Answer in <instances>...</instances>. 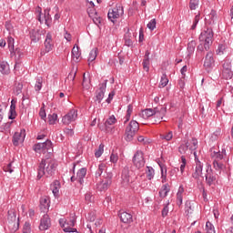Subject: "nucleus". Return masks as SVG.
I'll use <instances>...</instances> for the list:
<instances>
[{
    "instance_id": "55",
    "label": "nucleus",
    "mask_w": 233,
    "mask_h": 233,
    "mask_svg": "<svg viewBox=\"0 0 233 233\" xmlns=\"http://www.w3.org/2000/svg\"><path fill=\"white\" fill-rule=\"evenodd\" d=\"M44 148H45V144L43 143H38L34 146L35 152H39V150H45Z\"/></svg>"
},
{
    "instance_id": "8",
    "label": "nucleus",
    "mask_w": 233,
    "mask_h": 233,
    "mask_svg": "<svg viewBox=\"0 0 233 233\" xmlns=\"http://www.w3.org/2000/svg\"><path fill=\"white\" fill-rule=\"evenodd\" d=\"M133 164L139 170V168H143L145 167V155L143 151L138 150L133 157Z\"/></svg>"
},
{
    "instance_id": "27",
    "label": "nucleus",
    "mask_w": 233,
    "mask_h": 233,
    "mask_svg": "<svg viewBox=\"0 0 233 233\" xmlns=\"http://www.w3.org/2000/svg\"><path fill=\"white\" fill-rule=\"evenodd\" d=\"M61 188V182L59 180H55L51 185V190L56 198L59 196V189Z\"/></svg>"
},
{
    "instance_id": "42",
    "label": "nucleus",
    "mask_w": 233,
    "mask_h": 233,
    "mask_svg": "<svg viewBox=\"0 0 233 233\" xmlns=\"http://www.w3.org/2000/svg\"><path fill=\"white\" fill-rule=\"evenodd\" d=\"M213 167L215 168V170H217L218 172L221 173V170H223V168H225V165L221 162H218V161H213Z\"/></svg>"
},
{
    "instance_id": "14",
    "label": "nucleus",
    "mask_w": 233,
    "mask_h": 233,
    "mask_svg": "<svg viewBox=\"0 0 233 233\" xmlns=\"http://www.w3.org/2000/svg\"><path fill=\"white\" fill-rule=\"evenodd\" d=\"M215 63L214 53H212V51L208 52L204 61V67L206 70H211V68H214Z\"/></svg>"
},
{
    "instance_id": "29",
    "label": "nucleus",
    "mask_w": 233,
    "mask_h": 233,
    "mask_svg": "<svg viewBox=\"0 0 233 233\" xmlns=\"http://www.w3.org/2000/svg\"><path fill=\"white\" fill-rule=\"evenodd\" d=\"M79 57H81V51H79V46H74L72 49V59L76 63H79Z\"/></svg>"
},
{
    "instance_id": "22",
    "label": "nucleus",
    "mask_w": 233,
    "mask_h": 233,
    "mask_svg": "<svg viewBox=\"0 0 233 233\" xmlns=\"http://www.w3.org/2000/svg\"><path fill=\"white\" fill-rule=\"evenodd\" d=\"M142 65L146 72H148V70H150V51H146Z\"/></svg>"
},
{
    "instance_id": "3",
    "label": "nucleus",
    "mask_w": 233,
    "mask_h": 233,
    "mask_svg": "<svg viewBox=\"0 0 233 233\" xmlns=\"http://www.w3.org/2000/svg\"><path fill=\"white\" fill-rule=\"evenodd\" d=\"M165 114H167V107L160 106L152 108H147L142 111L141 116L143 119H148V117H152V116H157V117H160L163 119L165 117Z\"/></svg>"
},
{
    "instance_id": "15",
    "label": "nucleus",
    "mask_w": 233,
    "mask_h": 233,
    "mask_svg": "<svg viewBox=\"0 0 233 233\" xmlns=\"http://www.w3.org/2000/svg\"><path fill=\"white\" fill-rule=\"evenodd\" d=\"M106 83H108V80H105L102 84H100L99 89L96 90V101L98 103H101L103 101V98L105 97V92H106Z\"/></svg>"
},
{
    "instance_id": "47",
    "label": "nucleus",
    "mask_w": 233,
    "mask_h": 233,
    "mask_svg": "<svg viewBox=\"0 0 233 233\" xmlns=\"http://www.w3.org/2000/svg\"><path fill=\"white\" fill-rule=\"evenodd\" d=\"M206 230H207V233H216L214 225L208 221L206 223Z\"/></svg>"
},
{
    "instance_id": "31",
    "label": "nucleus",
    "mask_w": 233,
    "mask_h": 233,
    "mask_svg": "<svg viewBox=\"0 0 233 233\" xmlns=\"http://www.w3.org/2000/svg\"><path fill=\"white\" fill-rule=\"evenodd\" d=\"M168 192H170V186H168V184L163 185L159 191L160 198H167Z\"/></svg>"
},
{
    "instance_id": "59",
    "label": "nucleus",
    "mask_w": 233,
    "mask_h": 233,
    "mask_svg": "<svg viewBox=\"0 0 233 233\" xmlns=\"http://www.w3.org/2000/svg\"><path fill=\"white\" fill-rule=\"evenodd\" d=\"M209 19H211L212 23H214V21H216V19H218V13H216L215 10H211V12L209 14Z\"/></svg>"
},
{
    "instance_id": "43",
    "label": "nucleus",
    "mask_w": 233,
    "mask_h": 233,
    "mask_svg": "<svg viewBox=\"0 0 233 233\" xmlns=\"http://www.w3.org/2000/svg\"><path fill=\"white\" fill-rule=\"evenodd\" d=\"M47 119L49 125H56V121H57V114L54 113L52 115H48Z\"/></svg>"
},
{
    "instance_id": "26",
    "label": "nucleus",
    "mask_w": 233,
    "mask_h": 233,
    "mask_svg": "<svg viewBox=\"0 0 233 233\" xmlns=\"http://www.w3.org/2000/svg\"><path fill=\"white\" fill-rule=\"evenodd\" d=\"M86 176V167H82L77 171L76 177H77V181H78V183H80V185H83V183H85Z\"/></svg>"
},
{
    "instance_id": "13",
    "label": "nucleus",
    "mask_w": 233,
    "mask_h": 233,
    "mask_svg": "<svg viewBox=\"0 0 233 233\" xmlns=\"http://www.w3.org/2000/svg\"><path fill=\"white\" fill-rule=\"evenodd\" d=\"M205 177H206V183L207 185H208V187H212V185L216 183V175L212 170V167L208 166Z\"/></svg>"
},
{
    "instance_id": "19",
    "label": "nucleus",
    "mask_w": 233,
    "mask_h": 233,
    "mask_svg": "<svg viewBox=\"0 0 233 233\" xmlns=\"http://www.w3.org/2000/svg\"><path fill=\"white\" fill-rule=\"evenodd\" d=\"M50 208V198L48 197H42L40 198V210L46 213Z\"/></svg>"
},
{
    "instance_id": "7",
    "label": "nucleus",
    "mask_w": 233,
    "mask_h": 233,
    "mask_svg": "<svg viewBox=\"0 0 233 233\" xmlns=\"http://www.w3.org/2000/svg\"><path fill=\"white\" fill-rule=\"evenodd\" d=\"M222 76L224 79H232L233 72H232V62L230 59L224 60L222 64Z\"/></svg>"
},
{
    "instance_id": "32",
    "label": "nucleus",
    "mask_w": 233,
    "mask_h": 233,
    "mask_svg": "<svg viewBox=\"0 0 233 233\" xmlns=\"http://www.w3.org/2000/svg\"><path fill=\"white\" fill-rule=\"evenodd\" d=\"M196 41L195 40H191L188 44H187V57H190V56L192 54H194V51L196 50Z\"/></svg>"
},
{
    "instance_id": "1",
    "label": "nucleus",
    "mask_w": 233,
    "mask_h": 233,
    "mask_svg": "<svg viewBox=\"0 0 233 233\" xmlns=\"http://www.w3.org/2000/svg\"><path fill=\"white\" fill-rule=\"evenodd\" d=\"M56 167V160L52 158L43 159L38 167V179H41L43 176H46V177L48 176H54Z\"/></svg>"
},
{
    "instance_id": "51",
    "label": "nucleus",
    "mask_w": 233,
    "mask_h": 233,
    "mask_svg": "<svg viewBox=\"0 0 233 233\" xmlns=\"http://www.w3.org/2000/svg\"><path fill=\"white\" fill-rule=\"evenodd\" d=\"M225 50H227V46L223 44L219 45L217 49L218 56H223V54H225Z\"/></svg>"
},
{
    "instance_id": "64",
    "label": "nucleus",
    "mask_w": 233,
    "mask_h": 233,
    "mask_svg": "<svg viewBox=\"0 0 233 233\" xmlns=\"http://www.w3.org/2000/svg\"><path fill=\"white\" fill-rule=\"evenodd\" d=\"M64 132L66 136H68L69 137H72V136H74V129H70V128H65Z\"/></svg>"
},
{
    "instance_id": "62",
    "label": "nucleus",
    "mask_w": 233,
    "mask_h": 233,
    "mask_svg": "<svg viewBox=\"0 0 233 233\" xmlns=\"http://www.w3.org/2000/svg\"><path fill=\"white\" fill-rule=\"evenodd\" d=\"M39 116L41 119H46V111H45V107L40 108Z\"/></svg>"
},
{
    "instance_id": "10",
    "label": "nucleus",
    "mask_w": 233,
    "mask_h": 233,
    "mask_svg": "<svg viewBox=\"0 0 233 233\" xmlns=\"http://www.w3.org/2000/svg\"><path fill=\"white\" fill-rule=\"evenodd\" d=\"M133 176H134V171L130 170L128 167H125L122 169V173H121L122 183H124V185H130V183H132Z\"/></svg>"
},
{
    "instance_id": "52",
    "label": "nucleus",
    "mask_w": 233,
    "mask_h": 233,
    "mask_svg": "<svg viewBox=\"0 0 233 233\" xmlns=\"http://www.w3.org/2000/svg\"><path fill=\"white\" fill-rule=\"evenodd\" d=\"M160 167V170H161V177H162V183H166L167 182V168H165V171L163 169V165L158 164Z\"/></svg>"
},
{
    "instance_id": "54",
    "label": "nucleus",
    "mask_w": 233,
    "mask_h": 233,
    "mask_svg": "<svg viewBox=\"0 0 233 233\" xmlns=\"http://www.w3.org/2000/svg\"><path fill=\"white\" fill-rule=\"evenodd\" d=\"M14 162H10L6 166L4 167V172H9V174H12L14 172V167H12Z\"/></svg>"
},
{
    "instance_id": "39",
    "label": "nucleus",
    "mask_w": 233,
    "mask_h": 233,
    "mask_svg": "<svg viewBox=\"0 0 233 233\" xmlns=\"http://www.w3.org/2000/svg\"><path fill=\"white\" fill-rule=\"evenodd\" d=\"M105 168H106V165L101 163L98 165V168L96 171V177H101V174H103V172H105Z\"/></svg>"
},
{
    "instance_id": "41",
    "label": "nucleus",
    "mask_w": 233,
    "mask_h": 233,
    "mask_svg": "<svg viewBox=\"0 0 233 233\" xmlns=\"http://www.w3.org/2000/svg\"><path fill=\"white\" fill-rule=\"evenodd\" d=\"M43 145L44 150H46L48 154H52V141L47 139L46 142L43 143Z\"/></svg>"
},
{
    "instance_id": "45",
    "label": "nucleus",
    "mask_w": 233,
    "mask_h": 233,
    "mask_svg": "<svg viewBox=\"0 0 233 233\" xmlns=\"http://www.w3.org/2000/svg\"><path fill=\"white\" fill-rule=\"evenodd\" d=\"M104 150H105V145L100 144L98 147V149L95 152V157H101V156H103Z\"/></svg>"
},
{
    "instance_id": "20",
    "label": "nucleus",
    "mask_w": 233,
    "mask_h": 233,
    "mask_svg": "<svg viewBox=\"0 0 233 233\" xmlns=\"http://www.w3.org/2000/svg\"><path fill=\"white\" fill-rule=\"evenodd\" d=\"M120 220L122 221V223H132V221H134V218H132V214L127 212V211H119L118 214Z\"/></svg>"
},
{
    "instance_id": "49",
    "label": "nucleus",
    "mask_w": 233,
    "mask_h": 233,
    "mask_svg": "<svg viewBox=\"0 0 233 233\" xmlns=\"http://www.w3.org/2000/svg\"><path fill=\"white\" fill-rule=\"evenodd\" d=\"M198 149V139L197 138H192L191 140V145L189 146V150H191V152H194V150Z\"/></svg>"
},
{
    "instance_id": "6",
    "label": "nucleus",
    "mask_w": 233,
    "mask_h": 233,
    "mask_svg": "<svg viewBox=\"0 0 233 233\" xmlns=\"http://www.w3.org/2000/svg\"><path fill=\"white\" fill-rule=\"evenodd\" d=\"M8 227L11 229V232H16L19 230V221L17 220V215H15V211H8Z\"/></svg>"
},
{
    "instance_id": "38",
    "label": "nucleus",
    "mask_w": 233,
    "mask_h": 233,
    "mask_svg": "<svg viewBox=\"0 0 233 233\" xmlns=\"http://www.w3.org/2000/svg\"><path fill=\"white\" fill-rule=\"evenodd\" d=\"M97 57V48H94L89 53L88 56V63H92L93 61H96V58Z\"/></svg>"
},
{
    "instance_id": "63",
    "label": "nucleus",
    "mask_w": 233,
    "mask_h": 233,
    "mask_svg": "<svg viewBox=\"0 0 233 233\" xmlns=\"http://www.w3.org/2000/svg\"><path fill=\"white\" fill-rule=\"evenodd\" d=\"M174 137V135L172 134V131H169L166 136L162 137V139H166V141H170Z\"/></svg>"
},
{
    "instance_id": "60",
    "label": "nucleus",
    "mask_w": 233,
    "mask_h": 233,
    "mask_svg": "<svg viewBox=\"0 0 233 233\" xmlns=\"http://www.w3.org/2000/svg\"><path fill=\"white\" fill-rule=\"evenodd\" d=\"M118 159H119V157L117 156V154H114V153L111 154V156H110L111 163L116 164V163H117Z\"/></svg>"
},
{
    "instance_id": "37",
    "label": "nucleus",
    "mask_w": 233,
    "mask_h": 233,
    "mask_svg": "<svg viewBox=\"0 0 233 233\" xmlns=\"http://www.w3.org/2000/svg\"><path fill=\"white\" fill-rule=\"evenodd\" d=\"M82 86L86 90H88L90 88V77H86V74L84 73L83 75V82H82Z\"/></svg>"
},
{
    "instance_id": "5",
    "label": "nucleus",
    "mask_w": 233,
    "mask_h": 233,
    "mask_svg": "<svg viewBox=\"0 0 233 233\" xmlns=\"http://www.w3.org/2000/svg\"><path fill=\"white\" fill-rule=\"evenodd\" d=\"M125 14V10L123 9V5L121 4H116V6L112 9H109L107 17L109 21L115 23L116 19H119Z\"/></svg>"
},
{
    "instance_id": "33",
    "label": "nucleus",
    "mask_w": 233,
    "mask_h": 233,
    "mask_svg": "<svg viewBox=\"0 0 233 233\" xmlns=\"http://www.w3.org/2000/svg\"><path fill=\"white\" fill-rule=\"evenodd\" d=\"M211 157L212 159H214V161L220 162L225 157V156H223V153H221V151H214L213 153H211Z\"/></svg>"
},
{
    "instance_id": "24",
    "label": "nucleus",
    "mask_w": 233,
    "mask_h": 233,
    "mask_svg": "<svg viewBox=\"0 0 233 233\" xmlns=\"http://www.w3.org/2000/svg\"><path fill=\"white\" fill-rule=\"evenodd\" d=\"M0 72L3 76H8L10 74V65L6 61L0 62Z\"/></svg>"
},
{
    "instance_id": "57",
    "label": "nucleus",
    "mask_w": 233,
    "mask_h": 233,
    "mask_svg": "<svg viewBox=\"0 0 233 233\" xmlns=\"http://www.w3.org/2000/svg\"><path fill=\"white\" fill-rule=\"evenodd\" d=\"M24 232H32V228L30 227V222H25L24 228H23Z\"/></svg>"
},
{
    "instance_id": "56",
    "label": "nucleus",
    "mask_w": 233,
    "mask_h": 233,
    "mask_svg": "<svg viewBox=\"0 0 233 233\" xmlns=\"http://www.w3.org/2000/svg\"><path fill=\"white\" fill-rule=\"evenodd\" d=\"M156 19H151L150 22L147 24V28H149V30H154L156 28Z\"/></svg>"
},
{
    "instance_id": "34",
    "label": "nucleus",
    "mask_w": 233,
    "mask_h": 233,
    "mask_svg": "<svg viewBox=\"0 0 233 233\" xmlns=\"http://www.w3.org/2000/svg\"><path fill=\"white\" fill-rule=\"evenodd\" d=\"M194 212V208H192V202L187 200L185 203V214L186 216H190Z\"/></svg>"
},
{
    "instance_id": "16",
    "label": "nucleus",
    "mask_w": 233,
    "mask_h": 233,
    "mask_svg": "<svg viewBox=\"0 0 233 233\" xmlns=\"http://www.w3.org/2000/svg\"><path fill=\"white\" fill-rule=\"evenodd\" d=\"M44 45L46 54H48V52H52L54 50V40H52L51 33L46 34Z\"/></svg>"
},
{
    "instance_id": "28",
    "label": "nucleus",
    "mask_w": 233,
    "mask_h": 233,
    "mask_svg": "<svg viewBox=\"0 0 233 233\" xmlns=\"http://www.w3.org/2000/svg\"><path fill=\"white\" fill-rule=\"evenodd\" d=\"M43 18L45 21V25H46V26H48V28H50V26L52 25V16L50 15V9H46L44 11Z\"/></svg>"
},
{
    "instance_id": "18",
    "label": "nucleus",
    "mask_w": 233,
    "mask_h": 233,
    "mask_svg": "<svg viewBox=\"0 0 233 233\" xmlns=\"http://www.w3.org/2000/svg\"><path fill=\"white\" fill-rule=\"evenodd\" d=\"M203 175V163L201 161L197 160L195 171L192 173V177L194 179H199L201 176Z\"/></svg>"
},
{
    "instance_id": "4",
    "label": "nucleus",
    "mask_w": 233,
    "mask_h": 233,
    "mask_svg": "<svg viewBox=\"0 0 233 233\" xmlns=\"http://www.w3.org/2000/svg\"><path fill=\"white\" fill-rule=\"evenodd\" d=\"M139 130V123L136 120H132L126 127V140L132 141L136 136V132Z\"/></svg>"
},
{
    "instance_id": "48",
    "label": "nucleus",
    "mask_w": 233,
    "mask_h": 233,
    "mask_svg": "<svg viewBox=\"0 0 233 233\" xmlns=\"http://www.w3.org/2000/svg\"><path fill=\"white\" fill-rule=\"evenodd\" d=\"M221 136V129H217L210 137L211 141H218V137Z\"/></svg>"
},
{
    "instance_id": "17",
    "label": "nucleus",
    "mask_w": 233,
    "mask_h": 233,
    "mask_svg": "<svg viewBox=\"0 0 233 233\" xmlns=\"http://www.w3.org/2000/svg\"><path fill=\"white\" fill-rule=\"evenodd\" d=\"M51 222L48 214H45L40 220L39 230H48L50 228Z\"/></svg>"
},
{
    "instance_id": "9",
    "label": "nucleus",
    "mask_w": 233,
    "mask_h": 233,
    "mask_svg": "<svg viewBox=\"0 0 233 233\" xmlns=\"http://www.w3.org/2000/svg\"><path fill=\"white\" fill-rule=\"evenodd\" d=\"M114 177V175L112 174V172L106 173V176H104V179L98 185V189L100 190V192H105V190L108 189V187H110V185H112V177Z\"/></svg>"
},
{
    "instance_id": "58",
    "label": "nucleus",
    "mask_w": 233,
    "mask_h": 233,
    "mask_svg": "<svg viewBox=\"0 0 233 233\" xmlns=\"http://www.w3.org/2000/svg\"><path fill=\"white\" fill-rule=\"evenodd\" d=\"M198 23H199V15H197L195 16L193 25L191 26V30H196V27L198 26Z\"/></svg>"
},
{
    "instance_id": "12",
    "label": "nucleus",
    "mask_w": 233,
    "mask_h": 233,
    "mask_svg": "<svg viewBox=\"0 0 233 233\" xmlns=\"http://www.w3.org/2000/svg\"><path fill=\"white\" fill-rule=\"evenodd\" d=\"M25 137H26V131L25 129H21L20 132H15L13 136L14 147H19V144L25 141Z\"/></svg>"
},
{
    "instance_id": "44",
    "label": "nucleus",
    "mask_w": 233,
    "mask_h": 233,
    "mask_svg": "<svg viewBox=\"0 0 233 233\" xmlns=\"http://www.w3.org/2000/svg\"><path fill=\"white\" fill-rule=\"evenodd\" d=\"M168 85V77H167V74H163L160 80V86L165 88Z\"/></svg>"
},
{
    "instance_id": "21",
    "label": "nucleus",
    "mask_w": 233,
    "mask_h": 233,
    "mask_svg": "<svg viewBox=\"0 0 233 233\" xmlns=\"http://www.w3.org/2000/svg\"><path fill=\"white\" fill-rule=\"evenodd\" d=\"M42 33H43V31H41V30H35V29L31 30L29 32V37H30L31 41L33 43L39 42L41 40V34Z\"/></svg>"
},
{
    "instance_id": "30",
    "label": "nucleus",
    "mask_w": 233,
    "mask_h": 233,
    "mask_svg": "<svg viewBox=\"0 0 233 233\" xmlns=\"http://www.w3.org/2000/svg\"><path fill=\"white\" fill-rule=\"evenodd\" d=\"M124 39H125V45H126V46H133L134 41H132V39H134V36H132V35L130 34L129 31H127V32L125 34Z\"/></svg>"
},
{
    "instance_id": "53",
    "label": "nucleus",
    "mask_w": 233,
    "mask_h": 233,
    "mask_svg": "<svg viewBox=\"0 0 233 233\" xmlns=\"http://www.w3.org/2000/svg\"><path fill=\"white\" fill-rule=\"evenodd\" d=\"M37 12V21H39L40 25H43V23H45V18L43 17L44 14L41 12V7H38Z\"/></svg>"
},
{
    "instance_id": "50",
    "label": "nucleus",
    "mask_w": 233,
    "mask_h": 233,
    "mask_svg": "<svg viewBox=\"0 0 233 233\" xmlns=\"http://www.w3.org/2000/svg\"><path fill=\"white\" fill-rule=\"evenodd\" d=\"M199 5V0H190L189 1V8L190 10H196Z\"/></svg>"
},
{
    "instance_id": "23",
    "label": "nucleus",
    "mask_w": 233,
    "mask_h": 233,
    "mask_svg": "<svg viewBox=\"0 0 233 233\" xmlns=\"http://www.w3.org/2000/svg\"><path fill=\"white\" fill-rule=\"evenodd\" d=\"M14 43H15V40L14 39V37L8 36L7 37V45H8L11 56H15V54H19V50L15 49Z\"/></svg>"
},
{
    "instance_id": "25",
    "label": "nucleus",
    "mask_w": 233,
    "mask_h": 233,
    "mask_svg": "<svg viewBox=\"0 0 233 233\" xmlns=\"http://www.w3.org/2000/svg\"><path fill=\"white\" fill-rule=\"evenodd\" d=\"M16 103H17V101L14 100V99L11 101L8 119H15V117H17V112L15 111Z\"/></svg>"
},
{
    "instance_id": "11",
    "label": "nucleus",
    "mask_w": 233,
    "mask_h": 233,
    "mask_svg": "<svg viewBox=\"0 0 233 233\" xmlns=\"http://www.w3.org/2000/svg\"><path fill=\"white\" fill-rule=\"evenodd\" d=\"M77 119V110L71 109L65 116L62 118V123L64 125H70V123H74Z\"/></svg>"
},
{
    "instance_id": "2",
    "label": "nucleus",
    "mask_w": 233,
    "mask_h": 233,
    "mask_svg": "<svg viewBox=\"0 0 233 233\" xmlns=\"http://www.w3.org/2000/svg\"><path fill=\"white\" fill-rule=\"evenodd\" d=\"M198 39L199 43H204L206 52H208L210 50V46H212V43H214V31L210 27L204 29Z\"/></svg>"
},
{
    "instance_id": "36",
    "label": "nucleus",
    "mask_w": 233,
    "mask_h": 233,
    "mask_svg": "<svg viewBox=\"0 0 233 233\" xmlns=\"http://www.w3.org/2000/svg\"><path fill=\"white\" fill-rule=\"evenodd\" d=\"M190 148V144L188 143V140L185 142V144H182L178 147V151L180 154H187V150Z\"/></svg>"
},
{
    "instance_id": "40",
    "label": "nucleus",
    "mask_w": 233,
    "mask_h": 233,
    "mask_svg": "<svg viewBox=\"0 0 233 233\" xmlns=\"http://www.w3.org/2000/svg\"><path fill=\"white\" fill-rule=\"evenodd\" d=\"M116 123H117V119L116 118V116L114 115L110 116L106 123H105V127L106 128V127H108V125L112 126V125H116Z\"/></svg>"
},
{
    "instance_id": "61",
    "label": "nucleus",
    "mask_w": 233,
    "mask_h": 233,
    "mask_svg": "<svg viewBox=\"0 0 233 233\" xmlns=\"http://www.w3.org/2000/svg\"><path fill=\"white\" fill-rule=\"evenodd\" d=\"M21 92H23V84L18 83L16 85V90H15L16 96H19V94H21Z\"/></svg>"
},
{
    "instance_id": "46",
    "label": "nucleus",
    "mask_w": 233,
    "mask_h": 233,
    "mask_svg": "<svg viewBox=\"0 0 233 233\" xmlns=\"http://www.w3.org/2000/svg\"><path fill=\"white\" fill-rule=\"evenodd\" d=\"M41 88H43V78H37L36 83L35 85V92H40Z\"/></svg>"
},
{
    "instance_id": "35",
    "label": "nucleus",
    "mask_w": 233,
    "mask_h": 233,
    "mask_svg": "<svg viewBox=\"0 0 233 233\" xmlns=\"http://www.w3.org/2000/svg\"><path fill=\"white\" fill-rule=\"evenodd\" d=\"M146 174H147V178L151 181V179H154V176L156 174L155 170H154V167H147V171H146Z\"/></svg>"
}]
</instances>
